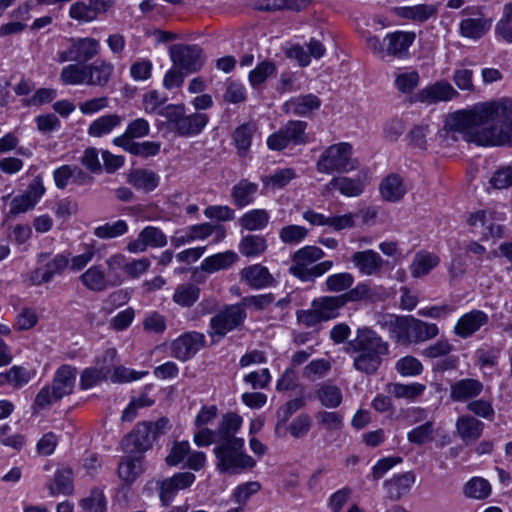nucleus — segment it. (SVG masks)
I'll list each match as a JSON object with an SVG mask.
<instances>
[{"instance_id":"obj_27","label":"nucleus","mask_w":512,"mask_h":512,"mask_svg":"<svg viewBox=\"0 0 512 512\" xmlns=\"http://www.w3.org/2000/svg\"><path fill=\"white\" fill-rule=\"evenodd\" d=\"M240 277L242 280L246 281L248 285L257 289L270 286L274 281L269 270L260 264L243 268L240 271Z\"/></svg>"},{"instance_id":"obj_54","label":"nucleus","mask_w":512,"mask_h":512,"mask_svg":"<svg viewBox=\"0 0 512 512\" xmlns=\"http://www.w3.org/2000/svg\"><path fill=\"white\" fill-rule=\"evenodd\" d=\"M109 373V367L105 366H100L99 368H86L81 374L80 387L82 389H89L105 379Z\"/></svg>"},{"instance_id":"obj_57","label":"nucleus","mask_w":512,"mask_h":512,"mask_svg":"<svg viewBox=\"0 0 512 512\" xmlns=\"http://www.w3.org/2000/svg\"><path fill=\"white\" fill-rule=\"evenodd\" d=\"M167 96L156 90L147 92L143 97V107L146 113L160 115V111L165 107Z\"/></svg>"},{"instance_id":"obj_2","label":"nucleus","mask_w":512,"mask_h":512,"mask_svg":"<svg viewBox=\"0 0 512 512\" xmlns=\"http://www.w3.org/2000/svg\"><path fill=\"white\" fill-rule=\"evenodd\" d=\"M348 350L356 353L353 359L357 371L372 375L382 363V356L388 353V345L370 329H358L357 336L348 343Z\"/></svg>"},{"instance_id":"obj_55","label":"nucleus","mask_w":512,"mask_h":512,"mask_svg":"<svg viewBox=\"0 0 512 512\" xmlns=\"http://www.w3.org/2000/svg\"><path fill=\"white\" fill-rule=\"evenodd\" d=\"M276 71L275 64L271 61H262L249 73V81L253 87L264 83L267 78Z\"/></svg>"},{"instance_id":"obj_35","label":"nucleus","mask_w":512,"mask_h":512,"mask_svg":"<svg viewBox=\"0 0 512 512\" xmlns=\"http://www.w3.org/2000/svg\"><path fill=\"white\" fill-rule=\"evenodd\" d=\"M257 191L258 184L250 182L247 179H242L233 186L231 197L234 204L237 207L242 208L252 203Z\"/></svg>"},{"instance_id":"obj_49","label":"nucleus","mask_w":512,"mask_h":512,"mask_svg":"<svg viewBox=\"0 0 512 512\" xmlns=\"http://www.w3.org/2000/svg\"><path fill=\"white\" fill-rule=\"evenodd\" d=\"M491 493L489 482L483 478L475 477L464 486V494L474 499H485Z\"/></svg>"},{"instance_id":"obj_40","label":"nucleus","mask_w":512,"mask_h":512,"mask_svg":"<svg viewBox=\"0 0 512 512\" xmlns=\"http://www.w3.org/2000/svg\"><path fill=\"white\" fill-rule=\"evenodd\" d=\"M425 390V385L420 383L401 384V383H388L385 386V391L397 399L412 400L420 395Z\"/></svg>"},{"instance_id":"obj_46","label":"nucleus","mask_w":512,"mask_h":512,"mask_svg":"<svg viewBox=\"0 0 512 512\" xmlns=\"http://www.w3.org/2000/svg\"><path fill=\"white\" fill-rule=\"evenodd\" d=\"M256 126L246 123L239 126L233 133V141L240 155H245L249 150Z\"/></svg>"},{"instance_id":"obj_6","label":"nucleus","mask_w":512,"mask_h":512,"mask_svg":"<svg viewBox=\"0 0 512 512\" xmlns=\"http://www.w3.org/2000/svg\"><path fill=\"white\" fill-rule=\"evenodd\" d=\"M353 147L350 143L339 142L327 147L316 162L319 173L332 175L348 173L357 168V160L352 158Z\"/></svg>"},{"instance_id":"obj_52","label":"nucleus","mask_w":512,"mask_h":512,"mask_svg":"<svg viewBox=\"0 0 512 512\" xmlns=\"http://www.w3.org/2000/svg\"><path fill=\"white\" fill-rule=\"evenodd\" d=\"M128 226L125 220H117L114 223H105L94 229V235L101 239H111L125 234Z\"/></svg>"},{"instance_id":"obj_9","label":"nucleus","mask_w":512,"mask_h":512,"mask_svg":"<svg viewBox=\"0 0 512 512\" xmlns=\"http://www.w3.org/2000/svg\"><path fill=\"white\" fill-rule=\"evenodd\" d=\"M100 43L98 40L85 37L71 39L68 49L58 52V62H83L86 63L99 54Z\"/></svg>"},{"instance_id":"obj_17","label":"nucleus","mask_w":512,"mask_h":512,"mask_svg":"<svg viewBox=\"0 0 512 512\" xmlns=\"http://www.w3.org/2000/svg\"><path fill=\"white\" fill-rule=\"evenodd\" d=\"M69 264V259L64 254L55 255L44 267L35 269L31 274V280L36 285L47 283L55 275L61 274Z\"/></svg>"},{"instance_id":"obj_43","label":"nucleus","mask_w":512,"mask_h":512,"mask_svg":"<svg viewBox=\"0 0 512 512\" xmlns=\"http://www.w3.org/2000/svg\"><path fill=\"white\" fill-rule=\"evenodd\" d=\"M239 252L246 257H256L267 249V242L263 236L249 234L244 236L239 243Z\"/></svg>"},{"instance_id":"obj_3","label":"nucleus","mask_w":512,"mask_h":512,"mask_svg":"<svg viewBox=\"0 0 512 512\" xmlns=\"http://www.w3.org/2000/svg\"><path fill=\"white\" fill-rule=\"evenodd\" d=\"M244 439H233L230 442L216 443L213 449L216 467L222 473L239 474L252 469L256 461L245 453Z\"/></svg>"},{"instance_id":"obj_4","label":"nucleus","mask_w":512,"mask_h":512,"mask_svg":"<svg viewBox=\"0 0 512 512\" xmlns=\"http://www.w3.org/2000/svg\"><path fill=\"white\" fill-rule=\"evenodd\" d=\"M171 429L170 421L166 417H161L155 422H141L128 434L123 440V446L129 453H144L150 450L153 443L161 435L166 434Z\"/></svg>"},{"instance_id":"obj_34","label":"nucleus","mask_w":512,"mask_h":512,"mask_svg":"<svg viewBox=\"0 0 512 512\" xmlns=\"http://www.w3.org/2000/svg\"><path fill=\"white\" fill-rule=\"evenodd\" d=\"M149 132L150 125L148 121L144 118H137L127 125L126 131L122 135L113 139V143L123 149V142H135L134 139L145 137Z\"/></svg>"},{"instance_id":"obj_24","label":"nucleus","mask_w":512,"mask_h":512,"mask_svg":"<svg viewBox=\"0 0 512 512\" xmlns=\"http://www.w3.org/2000/svg\"><path fill=\"white\" fill-rule=\"evenodd\" d=\"M457 432L466 444L476 442L482 435L484 423L472 416L466 415L458 418L456 422Z\"/></svg>"},{"instance_id":"obj_59","label":"nucleus","mask_w":512,"mask_h":512,"mask_svg":"<svg viewBox=\"0 0 512 512\" xmlns=\"http://www.w3.org/2000/svg\"><path fill=\"white\" fill-rule=\"evenodd\" d=\"M308 230L299 225H287L281 228L279 237L285 244H298L306 238Z\"/></svg>"},{"instance_id":"obj_37","label":"nucleus","mask_w":512,"mask_h":512,"mask_svg":"<svg viewBox=\"0 0 512 512\" xmlns=\"http://www.w3.org/2000/svg\"><path fill=\"white\" fill-rule=\"evenodd\" d=\"M491 27V20L485 18H467L460 22V33L463 37L479 39Z\"/></svg>"},{"instance_id":"obj_11","label":"nucleus","mask_w":512,"mask_h":512,"mask_svg":"<svg viewBox=\"0 0 512 512\" xmlns=\"http://www.w3.org/2000/svg\"><path fill=\"white\" fill-rule=\"evenodd\" d=\"M44 193L45 187L42 179L40 176H37L30 182L23 194L15 196L11 200L9 213L11 215H18L32 210Z\"/></svg>"},{"instance_id":"obj_56","label":"nucleus","mask_w":512,"mask_h":512,"mask_svg":"<svg viewBox=\"0 0 512 512\" xmlns=\"http://www.w3.org/2000/svg\"><path fill=\"white\" fill-rule=\"evenodd\" d=\"M306 402L303 397L295 398L288 401L285 405L277 410L278 423L276 425V433L279 430L280 425L285 424L289 418L296 413L298 410L305 406Z\"/></svg>"},{"instance_id":"obj_23","label":"nucleus","mask_w":512,"mask_h":512,"mask_svg":"<svg viewBox=\"0 0 512 512\" xmlns=\"http://www.w3.org/2000/svg\"><path fill=\"white\" fill-rule=\"evenodd\" d=\"M242 425V418L236 413H227L222 416L218 424L216 433V443L230 442L233 439H242L236 434Z\"/></svg>"},{"instance_id":"obj_58","label":"nucleus","mask_w":512,"mask_h":512,"mask_svg":"<svg viewBox=\"0 0 512 512\" xmlns=\"http://www.w3.org/2000/svg\"><path fill=\"white\" fill-rule=\"evenodd\" d=\"M296 177L295 171L291 168L277 170L274 174L263 178L265 186H271L274 189L285 187L292 179Z\"/></svg>"},{"instance_id":"obj_61","label":"nucleus","mask_w":512,"mask_h":512,"mask_svg":"<svg viewBox=\"0 0 512 512\" xmlns=\"http://www.w3.org/2000/svg\"><path fill=\"white\" fill-rule=\"evenodd\" d=\"M318 424L327 431L341 430L343 427V416L338 412L319 411L315 415Z\"/></svg>"},{"instance_id":"obj_15","label":"nucleus","mask_w":512,"mask_h":512,"mask_svg":"<svg viewBox=\"0 0 512 512\" xmlns=\"http://www.w3.org/2000/svg\"><path fill=\"white\" fill-rule=\"evenodd\" d=\"M195 475L191 472H179L160 483V500L164 506H168L177 492L190 487L195 481Z\"/></svg>"},{"instance_id":"obj_26","label":"nucleus","mask_w":512,"mask_h":512,"mask_svg":"<svg viewBox=\"0 0 512 512\" xmlns=\"http://www.w3.org/2000/svg\"><path fill=\"white\" fill-rule=\"evenodd\" d=\"M351 260L359 272L365 275L375 274L383 264L381 256L373 250L355 252Z\"/></svg>"},{"instance_id":"obj_13","label":"nucleus","mask_w":512,"mask_h":512,"mask_svg":"<svg viewBox=\"0 0 512 512\" xmlns=\"http://www.w3.org/2000/svg\"><path fill=\"white\" fill-rule=\"evenodd\" d=\"M80 280L82 284L92 291H103L108 286H117L123 282V277L118 273L110 274L108 272V278L105 275L104 270L100 266H92L87 269L81 276Z\"/></svg>"},{"instance_id":"obj_38","label":"nucleus","mask_w":512,"mask_h":512,"mask_svg":"<svg viewBox=\"0 0 512 512\" xmlns=\"http://www.w3.org/2000/svg\"><path fill=\"white\" fill-rule=\"evenodd\" d=\"M143 456L128 455L118 466V475L125 482L134 481L143 472Z\"/></svg>"},{"instance_id":"obj_63","label":"nucleus","mask_w":512,"mask_h":512,"mask_svg":"<svg viewBox=\"0 0 512 512\" xmlns=\"http://www.w3.org/2000/svg\"><path fill=\"white\" fill-rule=\"evenodd\" d=\"M311 427L312 418L306 413H301L292 420L288 426V431L292 437L302 438L308 434Z\"/></svg>"},{"instance_id":"obj_29","label":"nucleus","mask_w":512,"mask_h":512,"mask_svg":"<svg viewBox=\"0 0 512 512\" xmlns=\"http://www.w3.org/2000/svg\"><path fill=\"white\" fill-rule=\"evenodd\" d=\"M321 105L320 99L313 95H301L290 99L284 104V110L287 113H291L299 116H306L312 111L317 110Z\"/></svg>"},{"instance_id":"obj_7","label":"nucleus","mask_w":512,"mask_h":512,"mask_svg":"<svg viewBox=\"0 0 512 512\" xmlns=\"http://www.w3.org/2000/svg\"><path fill=\"white\" fill-rule=\"evenodd\" d=\"M307 122L300 120L288 121L278 131L267 138V146L271 150L281 151L290 144L302 145L307 142L305 130Z\"/></svg>"},{"instance_id":"obj_45","label":"nucleus","mask_w":512,"mask_h":512,"mask_svg":"<svg viewBox=\"0 0 512 512\" xmlns=\"http://www.w3.org/2000/svg\"><path fill=\"white\" fill-rule=\"evenodd\" d=\"M79 63L69 64L62 69L60 79L64 84H87V65H80Z\"/></svg>"},{"instance_id":"obj_60","label":"nucleus","mask_w":512,"mask_h":512,"mask_svg":"<svg viewBox=\"0 0 512 512\" xmlns=\"http://www.w3.org/2000/svg\"><path fill=\"white\" fill-rule=\"evenodd\" d=\"M324 251L317 246H305L297 250L293 256V262H301L310 265L324 257Z\"/></svg>"},{"instance_id":"obj_41","label":"nucleus","mask_w":512,"mask_h":512,"mask_svg":"<svg viewBox=\"0 0 512 512\" xmlns=\"http://www.w3.org/2000/svg\"><path fill=\"white\" fill-rule=\"evenodd\" d=\"M270 219L269 213L265 209H253L239 218V225L248 231H257L264 229Z\"/></svg>"},{"instance_id":"obj_44","label":"nucleus","mask_w":512,"mask_h":512,"mask_svg":"<svg viewBox=\"0 0 512 512\" xmlns=\"http://www.w3.org/2000/svg\"><path fill=\"white\" fill-rule=\"evenodd\" d=\"M380 192L384 199L395 202L404 196L405 188L401 178L398 175L392 174L382 181Z\"/></svg>"},{"instance_id":"obj_39","label":"nucleus","mask_w":512,"mask_h":512,"mask_svg":"<svg viewBox=\"0 0 512 512\" xmlns=\"http://www.w3.org/2000/svg\"><path fill=\"white\" fill-rule=\"evenodd\" d=\"M50 495H68L73 491V472L70 468L58 469L53 482L48 484Z\"/></svg>"},{"instance_id":"obj_1","label":"nucleus","mask_w":512,"mask_h":512,"mask_svg":"<svg viewBox=\"0 0 512 512\" xmlns=\"http://www.w3.org/2000/svg\"><path fill=\"white\" fill-rule=\"evenodd\" d=\"M440 136L458 133L466 142L478 145L512 146V99L475 106L471 110L456 111L446 118Z\"/></svg>"},{"instance_id":"obj_30","label":"nucleus","mask_w":512,"mask_h":512,"mask_svg":"<svg viewBox=\"0 0 512 512\" xmlns=\"http://www.w3.org/2000/svg\"><path fill=\"white\" fill-rule=\"evenodd\" d=\"M468 223L471 227H480L483 238L501 237L503 229L500 225L492 222L491 215L485 210H479L471 214Z\"/></svg>"},{"instance_id":"obj_14","label":"nucleus","mask_w":512,"mask_h":512,"mask_svg":"<svg viewBox=\"0 0 512 512\" xmlns=\"http://www.w3.org/2000/svg\"><path fill=\"white\" fill-rule=\"evenodd\" d=\"M109 273H118V270L124 271L131 278H138L146 273L151 265L148 258L143 257L140 259L127 261L126 257L122 254H115L106 260Z\"/></svg>"},{"instance_id":"obj_47","label":"nucleus","mask_w":512,"mask_h":512,"mask_svg":"<svg viewBox=\"0 0 512 512\" xmlns=\"http://www.w3.org/2000/svg\"><path fill=\"white\" fill-rule=\"evenodd\" d=\"M123 149L132 155L148 158L160 152L161 144L156 141L123 142Z\"/></svg>"},{"instance_id":"obj_16","label":"nucleus","mask_w":512,"mask_h":512,"mask_svg":"<svg viewBox=\"0 0 512 512\" xmlns=\"http://www.w3.org/2000/svg\"><path fill=\"white\" fill-rule=\"evenodd\" d=\"M458 95L453 86L444 81L436 82L427 86L415 94V100L421 103H437L440 101H448Z\"/></svg>"},{"instance_id":"obj_5","label":"nucleus","mask_w":512,"mask_h":512,"mask_svg":"<svg viewBox=\"0 0 512 512\" xmlns=\"http://www.w3.org/2000/svg\"><path fill=\"white\" fill-rule=\"evenodd\" d=\"M416 35L414 32L395 31L387 34L383 39L372 35L367 37V48L378 58L386 57L405 58L408 56L410 46Z\"/></svg>"},{"instance_id":"obj_33","label":"nucleus","mask_w":512,"mask_h":512,"mask_svg":"<svg viewBox=\"0 0 512 512\" xmlns=\"http://www.w3.org/2000/svg\"><path fill=\"white\" fill-rule=\"evenodd\" d=\"M127 182L138 190L153 191L159 184L158 175L148 169H135L127 178Z\"/></svg>"},{"instance_id":"obj_48","label":"nucleus","mask_w":512,"mask_h":512,"mask_svg":"<svg viewBox=\"0 0 512 512\" xmlns=\"http://www.w3.org/2000/svg\"><path fill=\"white\" fill-rule=\"evenodd\" d=\"M318 400L327 408H337L342 403L341 390L332 384H323L316 392Z\"/></svg>"},{"instance_id":"obj_22","label":"nucleus","mask_w":512,"mask_h":512,"mask_svg":"<svg viewBox=\"0 0 512 512\" xmlns=\"http://www.w3.org/2000/svg\"><path fill=\"white\" fill-rule=\"evenodd\" d=\"M208 122L209 117L205 113L184 114L178 127H175V133L181 137H193L199 135Z\"/></svg>"},{"instance_id":"obj_64","label":"nucleus","mask_w":512,"mask_h":512,"mask_svg":"<svg viewBox=\"0 0 512 512\" xmlns=\"http://www.w3.org/2000/svg\"><path fill=\"white\" fill-rule=\"evenodd\" d=\"M420 76L417 71L399 73L395 78V86L402 93L412 92L419 84Z\"/></svg>"},{"instance_id":"obj_36","label":"nucleus","mask_w":512,"mask_h":512,"mask_svg":"<svg viewBox=\"0 0 512 512\" xmlns=\"http://www.w3.org/2000/svg\"><path fill=\"white\" fill-rule=\"evenodd\" d=\"M122 121L123 117L118 114H107L101 116L89 125L88 134L92 137H102L121 125Z\"/></svg>"},{"instance_id":"obj_31","label":"nucleus","mask_w":512,"mask_h":512,"mask_svg":"<svg viewBox=\"0 0 512 512\" xmlns=\"http://www.w3.org/2000/svg\"><path fill=\"white\" fill-rule=\"evenodd\" d=\"M114 71L111 63L98 60L87 65V85L104 87Z\"/></svg>"},{"instance_id":"obj_8","label":"nucleus","mask_w":512,"mask_h":512,"mask_svg":"<svg viewBox=\"0 0 512 512\" xmlns=\"http://www.w3.org/2000/svg\"><path fill=\"white\" fill-rule=\"evenodd\" d=\"M391 331L402 343L424 342L439 333L436 324L428 322H391Z\"/></svg>"},{"instance_id":"obj_21","label":"nucleus","mask_w":512,"mask_h":512,"mask_svg":"<svg viewBox=\"0 0 512 512\" xmlns=\"http://www.w3.org/2000/svg\"><path fill=\"white\" fill-rule=\"evenodd\" d=\"M77 370L69 365H62L54 376L52 385L54 393L62 399L73 391Z\"/></svg>"},{"instance_id":"obj_10","label":"nucleus","mask_w":512,"mask_h":512,"mask_svg":"<svg viewBox=\"0 0 512 512\" xmlns=\"http://www.w3.org/2000/svg\"><path fill=\"white\" fill-rule=\"evenodd\" d=\"M170 57L174 66L186 74L200 70L204 63L202 49L197 45H174L170 48Z\"/></svg>"},{"instance_id":"obj_19","label":"nucleus","mask_w":512,"mask_h":512,"mask_svg":"<svg viewBox=\"0 0 512 512\" xmlns=\"http://www.w3.org/2000/svg\"><path fill=\"white\" fill-rule=\"evenodd\" d=\"M364 187V182L360 176L355 178L338 176L332 178L325 185V191L332 192L338 190L343 196L357 197L363 193Z\"/></svg>"},{"instance_id":"obj_51","label":"nucleus","mask_w":512,"mask_h":512,"mask_svg":"<svg viewBox=\"0 0 512 512\" xmlns=\"http://www.w3.org/2000/svg\"><path fill=\"white\" fill-rule=\"evenodd\" d=\"M408 441L416 445H424L434 438V422L426 421L424 424L415 427L407 435Z\"/></svg>"},{"instance_id":"obj_42","label":"nucleus","mask_w":512,"mask_h":512,"mask_svg":"<svg viewBox=\"0 0 512 512\" xmlns=\"http://www.w3.org/2000/svg\"><path fill=\"white\" fill-rule=\"evenodd\" d=\"M439 264V257L432 253L419 252L415 255L410 266L411 274L415 278L427 275Z\"/></svg>"},{"instance_id":"obj_50","label":"nucleus","mask_w":512,"mask_h":512,"mask_svg":"<svg viewBox=\"0 0 512 512\" xmlns=\"http://www.w3.org/2000/svg\"><path fill=\"white\" fill-rule=\"evenodd\" d=\"M199 288L193 284L178 285L173 295V300L181 306L193 305L199 297Z\"/></svg>"},{"instance_id":"obj_18","label":"nucleus","mask_w":512,"mask_h":512,"mask_svg":"<svg viewBox=\"0 0 512 512\" xmlns=\"http://www.w3.org/2000/svg\"><path fill=\"white\" fill-rule=\"evenodd\" d=\"M483 388V383L477 379H461L450 386V398L455 402H465L479 396Z\"/></svg>"},{"instance_id":"obj_28","label":"nucleus","mask_w":512,"mask_h":512,"mask_svg":"<svg viewBox=\"0 0 512 512\" xmlns=\"http://www.w3.org/2000/svg\"><path fill=\"white\" fill-rule=\"evenodd\" d=\"M238 260V255L231 250L206 257L200 265V270L213 274L220 270L229 269Z\"/></svg>"},{"instance_id":"obj_12","label":"nucleus","mask_w":512,"mask_h":512,"mask_svg":"<svg viewBox=\"0 0 512 512\" xmlns=\"http://www.w3.org/2000/svg\"><path fill=\"white\" fill-rule=\"evenodd\" d=\"M204 343V334L198 332L185 333L172 342V355L181 361H187L204 346Z\"/></svg>"},{"instance_id":"obj_20","label":"nucleus","mask_w":512,"mask_h":512,"mask_svg":"<svg viewBox=\"0 0 512 512\" xmlns=\"http://www.w3.org/2000/svg\"><path fill=\"white\" fill-rule=\"evenodd\" d=\"M344 305V298L340 295L325 296L312 302L313 312L317 320H332L339 317V309Z\"/></svg>"},{"instance_id":"obj_25","label":"nucleus","mask_w":512,"mask_h":512,"mask_svg":"<svg viewBox=\"0 0 512 512\" xmlns=\"http://www.w3.org/2000/svg\"><path fill=\"white\" fill-rule=\"evenodd\" d=\"M415 482V474L411 471L395 475L384 482V488L388 497L392 500L400 499L408 493Z\"/></svg>"},{"instance_id":"obj_53","label":"nucleus","mask_w":512,"mask_h":512,"mask_svg":"<svg viewBox=\"0 0 512 512\" xmlns=\"http://www.w3.org/2000/svg\"><path fill=\"white\" fill-rule=\"evenodd\" d=\"M354 283V277L351 273L341 272L332 274L325 281L326 290L330 292H342L350 289Z\"/></svg>"},{"instance_id":"obj_32","label":"nucleus","mask_w":512,"mask_h":512,"mask_svg":"<svg viewBox=\"0 0 512 512\" xmlns=\"http://www.w3.org/2000/svg\"><path fill=\"white\" fill-rule=\"evenodd\" d=\"M400 17L416 22H425L436 17L438 8L434 4H418L415 6L400 7L397 9Z\"/></svg>"},{"instance_id":"obj_62","label":"nucleus","mask_w":512,"mask_h":512,"mask_svg":"<svg viewBox=\"0 0 512 512\" xmlns=\"http://www.w3.org/2000/svg\"><path fill=\"white\" fill-rule=\"evenodd\" d=\"M81 506L88 512H105L106 500L103 492L98 488L92 489L89 497L81 501Z\"/></svg>"}]
</instances>
